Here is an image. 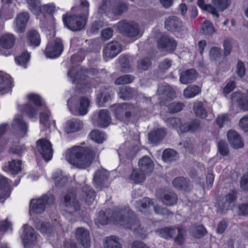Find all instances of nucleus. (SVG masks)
Listing matches in <instances>:
<instances>
[{
	"mask_svg": "<svg viewBox=\"0 0 248 248\" xmlns=\"http://www.w3.org/2000/svg\"><path fill=\"white\" fill-rule=\"evenodd\" d=\"M112 221L117 225H120L132 230L141 238H145L149 231L147 228L141 227L140 222L133 215L128 207L121 210H116L113 213Z\"/></svg>",
	"mask_w": 248,
	"mask_h": 248,
	"instance_id": "f257e3e1",
	"label": "nucleus"
},
{
	"mask_svg": "<svg viewBox=\"0 0 248 248\" xmlns=\"http://www.w3.org/2000/svg\"><path fill=\"white\" fill-rule=\"evenodd\" d=\"M93 150L88 147L75 146L68 149L65 154L66 160L76 167L85 169L89 167L95 158Z\"/></svg>",
	"mask_w": 248,
	"mask_h": 248,
	"instance_id": "f03ea898",
	"label": "nucleus"
},
{
	"mask_svg": "<svg viewBox=\"0 0 248 248\" xmlns=\"http://www.w3.org/2000/svg\"><path fill=\"white\" fill-rule=\"evenodd\" d=\"M29 104L25 107V111L29 116L33 117L37 114L38 109L42 107L44 110L40 113V122L46 128L50 126V112L42 103L40 97L34 93H30L27 96Z\"/></svg>",
	"mask_w": 248,
	"mask_h": 248,
	"instance_id": "7ed1b4c3",
	"label": "nucleus"
},
{
	"mask_svg": "<svg viewBox=\"0 0 248 248\" xmlns=\"http://www.w3.org/2000/svg\"><path fill=\"white\" fill-rule=\"evenodd\" d=\"M80 7L82 12L81 16H62L64 25L72 31L82 30L85 26L89 14V3L86 0H81Z\"/></svg>",
	"mask_w": 248,
	"mask_h": 248,
	"instance_id": "20e7f679",
	"label": "nucleus"
},
{
	"mask_svg": "<svg viewBox=\"0 0 248 248\" xmlns=\"http://www.w3.org/2000/svg\"><path fill=\"white\" fill-rule=\"evenodd\" d=\"M90 101L86 97H81L78 101L76 97H71L67 101V106L70 111L74 115H84L88 111Z\"/></svg>",
	"mask_w": 248,
	"mask_h": 248,
	"instance_id": "39448f33",
	"label": "nucleus"
},
{
	"mask_svg": "<svg viewBox=\"0 0 248 248\" xmlns=\"http://www.w3.org/2000/svg\"><path fill=\"white\" fill-rule=\"evenodd\" d=\"M48 42L45 50L46 57L50 59L58 57L63 51V44L61 39L54 35H47Z\"/></svg>",
	"mask_w": 248,
	"mask_h": 248,
	"instance_id": "423d86ee",
	"label": "nucleus"
},
{
	"mask_svg": "<svg viewBox=\"0 0 248 248\" xmlns=\"http://www.w3.org/2000/svg\"><path fill=\"white\" fill-rule=\"evenodd\" d=\"M164 119L166 123L170 127L176 129L181 132H186L188 131L193 132L197 130L199 125V121L194 120L191 123H187L182 125L181 120L178 118H170Z\"/></svg>",
	"mask_w": 248,
	"mask_h": 248,
	"instance_id": "0eeeda50",
	"label": "nucleus"
},
{
	"mask_svg": "<svg viewBox=\"0 0 248 248\" xmlns=\"http://www.w3.org/2000/svg\"><path fill=\"white\" fill-rule=\"evenodd\" d=\"M114 27L120 33L126 36L135 37L139 35V25L135 22L121 20L117 23Z\"/></svg>",
	"mask_w": 248,
	"mask_h": 248,
	"instance_id": "6e6552de",
	"label": "nucleus"
},
{
	"mask_svg": "<svg viewBox=\"0 0 248 248\" xmlns=\"http://www.w3.org/2000/svg\"><path fill=\"white\" fill-rule=\"evenodd\" d=\"M54 202L53 197H48L43 195L40 198L32 199L30 202L31 211L36 214H41L45 211L47 204H52Z\"/></svg>",
	"mask_w": 248,
	"mask_h": 248,
	"instance_id": "1a4fd4ad",
	"label": "nucleus"
},
{
	"mask_svg": "<svg viewBox=\"0 0 248 248\" xmlns=\"http://www.w3.org/2000/svg\"><path fill=\"white\" fill-rule=\"evenodd\" d=\"M64 210L69 214L73 215L80 208V205L76 199L74 192H68L64 198Z\"/></svg>",
	"mask_w": 248,
	"mask_h": 248,
	"instance_id": "9d476101",
	"label": "nucleus"
},
{
	"mask_svg": "<svg viewBox=\"0 0 248 248\" xmlns=\"http://www.w3.org/2000/svg\"><path fill=\"white\" fill-rule=\"evenodd\" d=\"M113 108L114 109L116 116L119 119H123L124 115L129 118L132 114H135L137 111V109L133 105L127 103L115 105L113 106Z\"/></svg>",
	"mask_w": 248,
	"mask_h": 248,
	"instance_id": "9b49d317",
	"label": "nucleus"
},
{
	"mask_svg": "<svg viewBox=\"0 0 248 248\" xmlns=\"http://www.w3.org/2000/svg\"><path fill=\"white\" fill-rule=\"evenodd\" d=\"M37 151L46 161L50 160L53 155V150L51 143L45 139H40L36 142Z\"/></svg>",
	"mask_w": 248,
	"mask_h": 248,
	"instance_id": "f8f14e48",
	"label": "nucleus"
},
{
	"mask_svg": "<svg viewBox=\"0 0 248 248\" xmlns=\"http://www.w3.org/2000/svg\"><path fill=\"white\" fill-rule=\"evenodd\" d=\"M122 50V45L117 41L108 43L103 50V57L106 61L116 57Z\"/></svg>",
	"mask_w": 248,
	"mask_h": 248,
	"instance_id": "ddd939ff",
	"label": "nucleus"
},
{
	"mask_svg": "<svg viewBox=\"0 0 248 248\" xmlns=\"http://www.w3.org/2000/svg\"><path fill=\"white\" fill-rule=\"evenodd\" d=\"M110 114L107 109L100 110L96 117L93 119V124L98 126L105 128L107 127L111 122Z\"/></svg>",
	"mask_w": 248,
	"mask_h": 248,
	"instance_id": "4468645a",
	"label": "nucleus"
},
{
	"mask_svg": "<svg viewBox=\"0 0 248 248\" xmlns=\"http://www.w3.org/2000/svg\"><path fill=\"white\" fill-rule=\"evenodd\" d=\"M21 237L25 248H29L33 244L37 239V236L34 234V230L31 226L25 225L23 228Z\"/></svg>",
	"mask_w": 248,
	"mask_h": 248,
	"instance_id": "2eb2a0df",
	"label": "nucleus"
},
{
	"mask_svg": "<svg viewBox=\"0 0 248 248\" xmlns=\"http://www.w3.org/2000/svg\"><path fill=\"white\" fill-rule=\"evenodd\" d=\"M76 237L77 240L84 248L91 246V240L89 231L84 228L80 227L76 231Z\"/></svg>",
	"mask_w": 248,
	"mask_h": 248,
	"instance_id": "dca6fc26",
	"label": "nucleus"
},
{
	"mask_svg": "<svg viewBox=\"0 0 248 248\" xmlns=\"http://www.w3.org/2000/svg\"><path fill=\"white\" fill-rule=\"evenodd\" d=\"M235 199L236 192L235 191H232L231 193H228L223 198L222 201L219 203V206H220V208L218 211L221 213H224L225 210L232 209L234 205Z\"/></svg>",
	"mask_w": 248,
	"mask_h": 248,
	"instance_id": "f3484780",
	"label": "nucleus"
},
{
	"mask_svg": "<svg viewBox=\"0 0 248 248\" xmlns=\"http://www.w3.org/2000/svg\"><path fill=\"white\" fill-rule=\"evenodd\" d=\"M13 129L20 137H24L27 132V126L20 115H16L12 124Z\"/></svg>",
	"mask_w": 248,
	"mask_h": 248,
	"instance_id": "a211bd4d",
	"label": "nucleus"
},
{
	"mask_svg": "<svg viewBox=\"0 0 248 248\" xmlns=\"http://www.w3.org/2000/svg\"><path fill=\"white\" fill-rule=\"evenodd\" d=\"M13 86L11 77L8 74L0 71V93L5 94L10 91Z\"/></svg>",
	"mask_w": 248,
	"mask_h": 248,
	"instance_id": "6ab92c4d",
	"label": "nucleus"
},
{
	"mask_svg": "<svg viewBox=\"0 0 248 248\" xmlns=\"http://www.w3.org/2000/svg\"><path fill=\"white\" fill-rule=\"evenodd\" d=\"M176 41L171 38L167 36H162L159 40L157 46L159 49L167 51H174L176 47Z\"/></svg>",
	"mask_w": 248,
	"mask_h": 248,
	"instance_id": "aec40b11",
	"label": "nucleus"
},
{
	"mask_svg": "<svg viewBox=\"0 0 248 248\" xmlns=\"http://www.w3.org/2000/svg\"><path fill=\"white\" fill-rule=\"evenodd\" d=\"M11 181L0 176V200L8 198L11 191Z\"/></svg>",
	"mask_w": 248,
	"mask_h": 248,
	"instance_id": "412c9836",
	"label": "nucleus"
},
{
	"mask_svg": "<svg viewBox=\"0 0 248 248\" xmlns=\"http://www.w3.org/2000/svg\"><path fill=\"white\" fill-rule=\"evenodd\" d=\"M228 140L232 147L235 149L243 147L244 143L238 133L233 130H230L227 133Z\"/></svg>",
	"mask_w": 248,
	"mask_h": 248,
	"instance_id": "4be33fe9",
	"label": "nucleus"
},
{
	"mask_svg": "<svg viewBox=\"0 0 248 248\" xmlns=\"http://www.w3.org/2000/svg\"><path fill=\"white\" fill-rule=\"evenodd\" d=\"M83 127L82 121L73 118L68 120L64 125V130L66 132L73 133L81 130Z\"/></svg>",
	"mask_w": 248,
	"mask_h": 248,
	"instance_id": "5701e85b",
	"label": "nucleus"
},
{
	"mask_svg": "<svg viewBox=\"0 0 248 248\" xmlns=\"http://www.w3.org/2000/svg\"><path fill=\"white\" fill-rule=\"evenodd\" d=\"M138 204L141 206V208H140L139 210L141 212H143V209H146L151 206H153L155 213L160 215H165L167 210L165 209L161 208L159 206H155L153 205V201H151L149 198L145 197L143 199L139 202H138Z\"/></svg>",
	"mask_w": 248,
	"mask_h": 248,
	"instance_id": "b1692460",
	"label": "nucleus"
},
{
	"mask_svg": "<svg viewBox=\"0 0 248 248\" xmlns=\"http://www.w3.org/2000/svg\"><path fill=\"white\" fill-rule=\"evenodd\" d=\"M138 165L141 171L146 174L151 172L154 168L153 162L151 158L147 155L143 156L139 160Z\"/></svg>",
	"mask_w": 248,
	"mask_h": 248,
	"instance_id": "393cba45",
	"label": "nucleus"
},
{
	"mask_svg": "<svg viewBox=\"0 0 248 248\" xmlns=\"http://www.w3.org/2000/svg\"><path fill=\"white\" fill-rule=\"evenodd\" d=\"M29 18V15L28 13L23 12L18 15L16 20V31L18 32H23Z\"/></svg>",
	"mask_w": 248,
	"mask_h": 248,
	"instance_id": "a878e982",
	"label": "nucleus"
},
{
	"mask_svg": "<svg viewBox=\"0 0 248 248\" xmlns=\"http://www.w3.org/2000/svg\"><path fill=\"white\" fill-rule=\"evenodd\" d=\"M166 29L170 31H179L183 26L182 21L175 16L169 17L165 21Z\"/></svg>",
	"mask_w": 248,
	"mask_h": 248,
	"instance_id": "bb28decb",
	"label": "nucleus"
},
{
	"mask_svg": "<svg viewBox=\"0 0 248 248\" xmlns=\"http://www.w3.org/2000/svg\"><path fill=\"white\" fill-rule=\"evenodd\" d=\"M158 95L161 99H172L175 97V92L173 89L168 85L159 86L157 91Z\"/></svg>",
	"mask_w": 248,
	"mask_h": 248,
	"instance_id": "cd10ccee",
	"label": "nucleus"
},
{
	"mask_svg": "<svg viewBox=\"0 0 248 248\" xmlns=\"http://www.w3.org/2000/svg\"><path fill=\"white\" fill-rule=\"evenodd\" d=\"M21 161L12 160L5 164L3 168V170L11 172L12 174H17L21 170Z\"/></svg>",
	"mask_w": 248,
	"mask_h": 248,
	"instance_id": "c85d7f7f",
	"label": "nucleus"
},
{
	"mask_svg": "<svg viewBox=\"0 0 248 248\" xmlns=\"http://www.w3.org/2000/svg\"><path fill=\"white\" fill-rule=\"evenodd\" d=\"M197 78V74L193 69H188L185 72L181 73L180 81L181 83L186 84L192 82Z\"/></svg>",
	"mask_w": 248,
	"mask_h": 248,
	"instance_id": "c756f323",
	"label": "nucleus"
},
{
	"mask_svg": "<svg viewBox=\"0 0 248 248\" xmlns=\"http://www.w3.org/2000/svg\"><path fill=\"white\" fill-rule=\"evenodd\" d=\"M15 41L16 38L14 34L5 33L1 37L0 46L3 48L9 49L14 46Z\"/></svg>",
	"mask_w": 248,
	"mask_h": 248,
	"instance_id": "7c9ffc66",
	"label": "nucleus"
},
{
	"mask_svg": "<svg viewBox=\"0 0 248 248\" xmlns=\"http://www.w3.org/2000/svg\"><path fill=\"white\" fill-rule=\"evenodd\" d=\"M27 43L29 45L38 46L41 43V38L39 33L35 30L29 31L26 34Z\"/></svg>",
	"mask_w": 248,
	"mask_h": 248,
	"instance_id": "2f4dec72",
	"label": "nucleus"
},
{
	"mask_svg": "<svg viewBox=\"0 0 248 248\" xmlns=\"http://www.w3.org/2000/svg\"><path fill=\"white\" fill-rule=\"evenodd\" d=\"M232 99L236 101L239 108L244 111H248V99L239 92L232 94Z\"/></svg>",
	"mask_w": 248,
	"mask_h": 248,
	"instance_id": "473e14b6",
	"label": "nucleus"
},
{
	"mask_svg": "<svg viewBox=\"0 0 248 248\" xmlns=\"http://www.w3.org/2000/svg\"><path fill=\"white\" fill-rule=\"evenodd\" d=\"M201 92V88L199 86L196 85H191L188 86L183 92V95L186 98H192L199 93Z\"/></svg>",
	"mask_w": 248,
	"mask_h": 248,
	"instance_id": "72a5a7b5",
	"label": "nucleus"
},
{
	"mask_svg": "<svg viewBox=\"0 0 248 248\" xmlns=\"http://www.w3.org/2000/svg\"><path fill=\"white\" fill-rule=\"evenodd\" d=\"M166 132L163 128H159L150 132L148 139L152 142H157L161 140L166 135Z\"/></svg>",
	"mask_w": 248,
	"mask_h": 248,
	"instance_id": "f704fd0d",
	"label": "nucleus"
},
{
	"mask_svg": "<svg viewBox=\"0 0 248 248\" xmlns=\"http://www.w3.org/2000/svg\"><path fill=\"white\" fill-rule=\"evenodd\" d=\"M146 174V173L141 171L140 169H133L129 176V179L135 184H139L145 180Z\"/></svg>",
	"mask_w": 248,
	"mask_h": 248,
	"instance_id": "c9c22d12",
	"label": "nucleus"
},
{
	"mask_svg": "<svg viewBox=\"0 0 248 248\" xmlns=\"http://www.w3.org/2000/svg\"><path fill=\"white\" fill-rule=\"evenodd\" d=\"M82 70L78 66L70 70L68 74L73 83L78 84L82 79Z\"/></svg>",
	"mask_w": 248,
	"mask_h": 248,
	"instance_id": "e433bc0d",
	"label": "nucleus"
},
{
	"mask_svg": "<svg viewBox=\"0 0 248 248\" xmlns=\"http://www.w3.org/2000/svg\"><path fill=\"white\" fill-rule=\"evenodd\" d=\"M162 201L167 205H173L175 204L177 201V196L173 191H166L164 193Z\"/></svg>",
	"mask_w": 248,
	"mask_h": 248,
	"instance_id": "4c0bfd02",
	"label": "nucleus"
},
{
	"mask_svg": "<svg viewBox=\"0 0 248 248\" xmlns=\"http://www.w3.org/2000/svg\"><path fill=\"white\" fill-rule=\"evenodd\" d=\"M28 8L34 15H38L41 13V0H26Z\"/></svg>",
	"mask_w": 248,
	"mask_h": 248,
	"instance_id": "58836bf2",
	"label": "nucleus"
},
{
	"mask_svg": "<svg viewBox=\"0 0 248 248\" xmlns=\"http://www.w3.org/2000/svg\"><path fill=\"white\" fill-rule=\"evenodd\" d=\"M197 3L202 10L207 11L216 17L219 16V14L214 6L210 4H206L204 0H197Z\"/></svg>",
	"mask_w": 248,
	"mask_h": 248,
	"instance_id": "ea45409f",
	"label": "nucleus"
},
{
	"mask_svg": "<svg viewBox=\"0 0 248 248\" xmlns=\"http://www.w3.org/2000/svg\"><path fill=\"white\" fill-rule=\"evenodd\" d=\"M83 193L85 197V201L88 204H92L95 198V192L88 186H85L83 187Z\"/></svg>",
	"mask_w": 248,
	"mask_h": 248,
	"instance_id": "a19ab883",
	"label": "nucleus"
},
{
	"mask_svg": "<svg viewBox=\"0 0 248 248\" xmlns=\"http://www.w3.org/2000/svg\"><path fill=\"white\" fill-rule=\"evenodd\" d=\"M104 248H122L119 239L115 236H111L105 239Z\"/></svg>",
	"mask_w": 248,
	"mask_h": 248,
	"instance_id": "79ce46f5",
	"label": "nucleus"
},
{
	"mask_svg": "<svg viewBox=\"0 0 248 248\" xmlns=\"http://www.w3.org/2000/svg\"><path fill=\"white\" fill-rule=\"evenodd\" d=\"M193 110L196 115L202 118H205L207 117V112L203 107L202 102L197 101L194 103L193 106Z\"/></svg>",
	"mask_w": 248,
	"mask_h": 248,
	"instance_id": "37998d69",
	"label": "nucleus"
},
{
	"mask_svg": "<svg viewBox=\"0 0 248 248\" xmlns=\"http://www.w3.org/2000/svg\"><path fill=\"white\" fill-rule=\"evenodd\" d=\"M90 136L93 140L99 143H102L107 138L105 133L96 130H93L91 132Z\"/></svg>",
	"mask_w": 248,
	"mask_h": 248,
	"instance_id": "c03bdc74",
	"label": "nucleus"
},
{
	"mask_svg": "<svg viewBox=\"0 0 248 248\" xmlns=\"http://www.w3.org/2000/svg\"><path fill=\"white\" fill-rule=\"evenodd\" d=\"M110 92L111 90L110 89L105 88L102 90L97 94V99L99 101V104H101V105L107 102L110 99Z\"/></svg>",
	"mask_w": 248,
	"mask_h": 248,
	"instance_id": "a18cd8bd",
	"label": "nucleus"
},
{
	"mask_svg": "<svg viewBox=\"0 0 248 248\" xmlns=\"http://www.w3.org/2000/svg\"><path fill=\"white\" fill-rule=\"evenodd\" d=\"M177 157V153L172 149L165 150L163 153L162 159L166 162L175 160Z\"/></svg>",
	"mask_w": 248,
	"mask_h": 248,
	"instance_id": "49530a36",
	"label": "nucleus"
},
{
	"mask_svg": "<svg viewBox=\"0 0 248 248\" xmlns=\"http://www.w3.org/2000/svg\"><path fill=\"white\" fill-rule=\"evenodd\" d=\"M213 6L219 11H223L230 4V0H211Z\"/></svg>",
	"mask_w": 248,
	"mask_h": 248,
	"instance_id": "de8ad7c7",
	"label": "nucleus"
},
{
	"mask_svg": "<svg viewBox=\"0 0 248 248\" xmlns=\"http://www.w3.org/2000/svg\"><path fill=\"white\" fill-rule=\"evenodd\" d=\"M157 232L161 237L169 239L172 238L175 232V230L172 228L165 227L158 230Z\"/></svg>",
	"mask_w": 248,
	"mask_h": 248,
	"instance_id": "09e8293b",
	"label": "nucleus"
},
{
	"mask_svg": "<svg viewBox=\"0 0 248 248\" xmlns=\"http://www.w3.org/2000/svg\"><path fill=\"white\" fill-rule=\"evenodd\" d=\"M108 178V174L107 171L105 170H97L94 176V180L98 183L102 184Z\"/></svg>",
	"mask_w": 248,
	"mask_h": 248,
	"instance_id": "8fccbe9b",
	"label": "nucleus"
},
{
	"mask_svg": "<svg viewBox=\"0 0 248 248\" xmlns=\"http://www.w3.org/2000/svg\"><path fill=\"white\" fill-rule=\"evenodd\" d=\"M222 49L218 47H212L209 52L210 59L212 61H218L221 57Z\"/></svg>",
	"mask_w": 248,
	"mask_h": 248,
	"instance_id": "3c124183",
	"label": "nucleus"
},
{
	"mask_svg": "<svg viewBox=\"0 0 248 248\" xmlns=\"http://www.w3.org/2000/svg\"><path fill=\"white\" fill-rule=\"evenodd\" d=\"M36 227L43 233H50L53 230L52 227L47 222H39L36 224Z\"/></svg>",
	"mask_w": 248,
	"mask_h": 248,
	"instance_id": "603ef678",
	"label": "nucleus"
},
{
	"mask_svg": "<svg viewBox=\"0 0 248 248\" xmlns=\"http://www.w3.org/2000/svg\"><path fill=\"white\" fill-rule=\"evenodd\" d=\"M53 179L55 181V184L57 186H61L65 184L67 181V178L63 176L62 172L60 170L55 172L52 175Z\"/></svg>",
	"mask_w": 248,
	"mask_h": 248,
	"instance_id": "864d4df0",
	"label": "nucleus"
},
{
	"mask_svg": "<svg viewBox=\"0 0 248 248\" xmlns=\"http://www.w3.org/2000/svg\"><path fill=\"white\" fill-rule=\"evenodd\" d=\"M216 122L218 125L221 127L229 125L230 123V119L228 115L222 114L218 116Z\"/></svg>",
	"mask_w": 248,
	"mask_h": 248,
	"instance_id": "5fc2aeb1",
	"label": "nucleus"
},
{
	"mask_svg": "<svg viewBox=\"0 0 248 248\" xmlns=\"http://www.w3.org/2000/svg\"><path fill=\"white\" fill-rule=\"evenodd\" d=\"M133 90L129 87L121 88L119 93V97L124 100L128 99L132 96Z\"/></svg>",
	"mask_w": 248,
	"mask_h": 248,
	"instance_id": "6e6d98bb",
	"label": "nucleus"
},
{
	"mask_svg": "<svg viewBox=\"0 0 248 248\" xmlns=\"http://www.w3.org/2000/svg\"><path fill=\"white\" fill-rule=\"evenodd\" d=\"M30 59V54L28 52H23L21 55L15 58L16 63L19 65L26 67V64Z\"/></svg>",
	"mask_w": 248,
	"mask_h": 248,
	"instance_id": "4d7b16f0",
	"label": "nucleus"
},
{
	"mask_svg": "<svg viewBox=\"0 0 248 248\" xmlns=\"http://www.w3.org/2000/svg\"><path fill=\"white\" fill-rule=\"evenodd\" d=\"M191 232L194 237L200 238L206 233V231L202 225H199L193 227L191 229Z\"/></svg>",
	"mask_w": 248,
	"mask_h": 248,
	"instance_id": "13d9d810",
	"label": "nucleus"
},
{
	"mask_svg": "<svg viewBox=\"0 0 248 248\" xmlns=\"http://www.w3.org/2000/svg\"><path fill=\"white\" fill-rule=\"evenodd\" d=\"M13 11L7 6L3 7L0 10V16L3 19L8 20L11 19L13 17Z\"/></svg>",
	"mask_w": 248,
	"mask_h": 248,
	"instance_id": "bf43d9fd",
	"label": "nucleus"
},
{
	"mask_svg": "<svg viewBox=\"0 0 248 248\" xmlns=\"http://www.w3.org/2000/svg\"><path fill=\"white\" fill-rule=\"evenodd\" d=\"M186 231L184 228H178V234L174 238V241L179 245L183 244L185 241Z\"/></svg>",
	"mask_w": 248,
	"mask_h": 248,
	"instance_id": "052dcab7",
	"label": "nucleus"
},
{
	"mask_svg": "<svg viewBox=\"0 0 248 248\" xmlns=\"http://www.w3.org/2000/svg\"><path fill=\"white\" fill-rule=\"evenodd\" d=\"M134 79V77L130 75H126L118 78L115 83L117 85L129 84L132 82Z\"/></svg>",
	"mask_w": 248,
	"mask_h": 248,
	"instance_id": "680f3d73",
	"label": "nucleus"
},
{
	"mask_svg": "<svg viewBox=\"0 0 248 248\" xmlns=\"http://www.w3.org/2000/svg\"><path fill=\"white\" fill-rule=\"evenodd\" d=\"M119 62L124 72H128L130 71V66L129 64V60L127 57L121 56L119 58Z\"/></svg>",
	"mask_w": 248,
	"mask_h": 248,
	"instance_id": "e2e57ef3",
	"label": "nucleus"
},
{
	"mask_svg": "<svg viewBox=\"0 0 248 248\" xmlns=\"http://www.w3.org/2000/svg\"><path fill=\"white\" fill-rule=\"evenodd\" d=\"M202 29L204 33L206 34H212L216 31L213 24L208 20L204 22Z\"/></svg>",
	"mask_w": 248,
	"mask_h": 248,
	"instance_id": "0e129e2a",
	"label": "nucleus"
},
{
	"mask_svg": "<svg viewBox=\"0 0 248 248\" xmlns=\"http://www.w3.org/2000/svg\"><path fill=\"white\" fill-rule=\"evenodd\" d=\"M184 107V104L179 102H173L168 106L169 111L171 113H176L181 111Z\"/></svg>",
	"mask_w": 248,
	"mask_h": 248,
	"instance_id": "69168bd1",
	"label": "nucleus"
},
{
	"mask_svg": "<svg viewBox=\"0 0 248 248\" xmlns=\"http://www.w3.org/2000/svg\"><path fill=\"white\" fill-rule=\"evenodd\" d=\"M151 61L148 58H144L140 60L138 62V67L143 70L147 69L151 65Z\"/></svg>",
	"mask_w": 248,
	"mask_h": 248,
	"instance_id": "338daca9",
	"label": "nucleus"
},
{
	"mask_svg": "<svg viewBox=\"0 0 248 248\" xmlns=\"http://www.w3.org/2000/svg\"><path fill=\"white\" fill-rule=\"evenodd\" d=\"M172 184L176 188L181 189L186 185V181L184 177H179L174 179Z\"/></svg>",
	"mask_w": 248,
	"mask_h": 248,
	"instance_id": "774afa93",
	"label": "nucleus"
}]
</instances>
